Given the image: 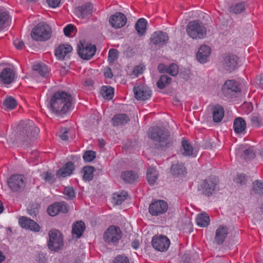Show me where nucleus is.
Returning <instances> with one entry per match:
<instances>
[{"mask_svg": "<svg viewBox=\"0 0 263 263\" xmlns=\"http://www.w3.org/2000/svg\"><path fill=\"white\" fill-rule=\"evenodd\" d=\"M240 91L238 83L234 80H228L222 87V92L226 97H232L234 94Z\"/></svg>", "mask_w": 263, "mask_h": 263, "instance_id": "14", "label": "nucleus"}, {"mask_svg": "<svg viewBox=\"0 0 263 263\" xmlns=\"http://www.w3.org/2000/svg\"><path fill=\"white\" fill-rule=\"evenodd\" d=\"M17 105L15 99L12 97H7L3 102V107L5 109H13Z\"/></svg>", "mask_w": 263, "mask_h": 263, "instance_id": "40", "label": "nucleus"}, {"mask_svg": "<svg viewBox=\"0 0 263 263\" xmlns=\"http://www.w3.org/2000/svg\"><path fill=\"white\" fill-rule=\"evenodd\" d=\"M159 174L155 168L149 167L146 172V178L148 183L153 185L158 179Z\"/></svg>", "mask_w": 263, "mask_h": 263, "instance_id": "29", "label": "nucleus"}, {"mask_svg": "<svg viewBox=\"0 0 263 263\" xmlns=\"http://www.w3.org/2000/svg\"><path fill=\"white\" fill-rule=\"evenodd\" d=\"M130 120L129 117L125 114H119L114 116L112 119V124L115 126L123 125Z\"/></svg>", "mask_w": 263, "mask_h": 263, "instance_id": "27", "label": "nucleus"}, {"mask_svg": "<svg viewBox=\"0 0 263 263\" xmlns=\"http://www.w3.org/2000/svg\"><path fill=\"white\" fill-rule=\"evenodd\" d=\"M168 39L169 37L166 33L158 31L154 32L151 35L150 41L155 45L162 46L167 43Z\"/></svg>", "mask_w": 263, "mask_h": 263, "instance_id": "15", "label": "nucleus"}, {"mask_svg": "<svg viewBox=\"0 0 263 263\" xmlns=\"http://www.w3.org/2000/svg\"><path fill=\"white\" fill-rule=\"evenodd\" d=\"M233 128L236 133H242L246 128V123L245 120L241 117L236 118L234 121Z\"/></svg>", "mask_w": 263, "mask_h": 263, "instance_id": "28", "label": "nucleus"}, {"mask_svg": "<svg viewBox=\"0 0 263 263\" xmlns=\"http://www.w3.org/2000/svg\"><path fill=\"white\" fill-rule=\"evenodd\" d=\"M105 242L116 245L122 237L120 229L117 226H110L104 232L103 235Z\"/></svg>", "mask_w": 263, "mask_h": 263, "instance_id": "7", "label": "nucleus"}, {"mask_svg": "<svg viewBox=\"0 0 263 263\" xmlns=\"http://www.w3.org/2000/svg\"><path fill=\"white\" fill-rule=\"evenodd\" d=\"M108 22L112 28L120 29L125 25L127 18L123 13L118 12L110 15Z\"/></svg>", "mask_w": 263, "mask_h": 263, "instance_id": "12", "label": "nucleus"}, {"mask_svg": "<svg viewBox=\"0 0 263 263\" xmlns=\"http://www.w3.org/2000/svg\"><path fill=\"white\" fill-rule=\"evenodd\" d=\"M83 178L86 181H90L93 179L95 168L93 166H88L84 167Z\"/></svg>", "mask_w": 263, "mask_h": 263, "instance_id": "41", "label": "nucleus"}, {"mask_svg": "<svg viewBox=\"0 0 263 263\" xmlns=\"http://www.w3.org/2000/svg\"><path fill=\"white\" fill-rule=\"evenodd\" d=\"M153 248L160 252L166 251L170 245L168 238L164 235H155L152 240Z\"/></svg>", "mask_w": 263, "mask_h": 263, "instance_id": "10", "label": "nucleus"}, {"mask_svg": "<svg viewBox=\"0 0 263 263\" xmlns=\"http://www.w3.org/2000/svg\"><path fill=\"white\" fill-rule=\"evenodd\" d=\"M113 88L110 86H104L102 87L101 93L102 97L106 99H110L114 95Z\"/></svg>", "mask_w": 263, "mask_h": 263, "instance_id": "43", "label": "nucleus"}, {"mask_svg": "<svg viewBox=\"0 0 263 263\" xmlns=\"http://www.w3.org/2000/svg\"><path fill=\"white\" fill-rule=\"evenodd\" d=\"M171 170L172 174L176 176L184 175L186 173L185 168L182 163L173 164Z\"/></svg>", "mask_w": 263, "mask_h": 263, "instance_id": "34", "label": "nucleus"}, {"mask_svg": "<svg viewBox=\"0 0 263 263\" xmlns=\"http://www.w3.org/2000/svg\"><path fill=\"white\" fill-rule=\"evenodd\" d=\"M39 133V129L34 126L32 121H21L16 130L8 136L7 141L10 145H13L15 142H28L35 137Z\"/></svg>", "mask_w": 263, "mask_h": 263, "instance_id": "1", "label": "nucleus"}, {"mask_svg": "<svg viewBox=\"0 0 263 263\" xmlns=\"http://www.w3.org/2000/svg\"><path fill=\"white\" fill-rule=\"evenodd\" d=\"M7 183L13 192L21 191L24 189L26 184L24 176L19 174L11 175L8 179Z\"/></svg>", "mask_w": 263, "mask_h": 263, "instance_id": "8", "label": "nucleus"}, {"mask_svg": "<svg viewBox=\"0 0 263 263\" xmlns=\"http://www.w3.org/2000/svg\"><path fill=\"white\" fill-rule=\"evenodd\" d=\"M135 97L138 100L145 101L148 99L152 96L150 89L145 86L134 87Z\"/></svg>", "mask_w": 263, "mask_h": 263, "instance_id": "18", "label": "nucleus"}, {"mask_svg": "<svg viewBox=\"0 0 263 263\" xmlns=\"http://www.w3.org/2000/svg\"><path fill=\"white\" fill-rule=\"evenodd\" d=\"M119 52L116 49H111L108 52V60L109 63H114L118 58Z\"/></svg>", "mask_w": 263, "mask_h": 263, "instance_id": "49", "label": "nucleus"}, {"mask_svg": "<svg viewBox=\"0 0 263 263\" xmlns=\"http://www.w3.org/2000/svg\"><path fill=\"white\" fill-rule=\"evenodd\" d=\"M138 175L133 171H126L121 174V179L126 183H133L138 179Z\"/></svg>", "mask_w": 263, "mask_h": 263, "instance_id": "26", "label": "nucleus"}, {"mask_svg": "<svg viewBox=\"0 0 263 263\" xmlns=\"http://www.w3.org/2000/svg\"><path fill=\"white\" fill-rule=\"evenodd\" d=\"M74 170V164L72 162L69 161L66 163L63 168L58 171L57 175L59 177H65L70 175Z\"/></svg>", "mask_w": 263, "mask_h": 263, "instance_id": "25", "label": "nucleus"}, {"mask_svg": "<svg viewBox=\"0 0 263 263\" xmlns=\"http://www.w3.org/2000/svg\"><path fill=\"white\" fill-rule=\"evenodd\" d=\"M172 78L166 75H162L157 83V86L162 89L167 87L171 82Z\"/></svg>", "mask_w": 263, "mask_h": 263, "instance_id": "39", "label": "nucleus"}, {"mask_svg": "<svg viewBox=\"0 0 263 263\" xmlns=\"http://www.w3.org/2000/svg\"><path fill=\"white\" fill-rule=\"evenodd\" d=\"M48 247L52 251H58L64 246L62 234L58 230L53 229L48 233Z\"/></svg>", "mask_w": 263, "mask_h": 263, "instance_id": "6", "label": "nucleus"}, {"mask_svg": "<svg viewBox=\"0 0 263 263\" xmlns=\"http://www.w3.org/2000/svg\"><path fill=\"white\" fill-rule=\"evenodd\" d=\"M238 58L235 55H228L224 58L223 65L224 68L229 71L234 70L237 66Z\"/></svg>", "mask_w": 263, "mask_h": 263, "instance_id": "21", "label": "nucleus"}, {"mask_svg": "<svg viewBox=\"0 0 263 263\" xmlns=\"http://www.w3.org/2000/svg\"><path fill=\"white\" fill-rule=\"evenodd\" d=\"M92 4L90 2H87L81 6L76 8V14L79 17L87 18L92 15Z\"/></svg>", "mask_w": 263, "mask_h": 263, "instance_id": "16", "label": "nucleus"}, {"mask_svg": "<svg viewBox=\"0 0 263 263\" xmlns=\"http://www.w3.org/2000/svg\"><path fill=\"white\" fill-rule=\"evenodd\" d=\"M196 221L199 226L206 227L210 223V218L205 213H202L197 216Z\"/></svg>", "mask_w": 263, "mask_h": 263, "instance_id": "36", "label": "nucleus"}, {"mask_svg": "<svg viewBox=\"0 0 263 263\" xmlns=\"http://www.w3.org/2000/svg\"><path fill=\"white\" fill-rule=\"evenodd\" d=\"M72 50V48L68 45H60L55 50V55L60 60H64L65 57Z\"/></svg>", "mask_w": 263, "mask_h": 263, "instance_id": "24", "label": "nucleus"}, {"mask_svg": "<svg viewBox=\"0 0 263 263\" xmlns=\"http://www.w3.org/2000/svg\"><path fill=\"white\" fill-rule=\"evenodd\" d=\"M168 209L167 203L162 200L155 201L149 205V212L152 216H158L165 213Z\"/></svg>", "mask_w": 263, "mask_h": 263, "instance_id": "11", "label": "nucleus"}, {"mask_svg": "<svg viewBox=\"0 0 263 263\" xmlns=\"http://www.w3.org/2000/svg\"><path fill=\"white\" fill-rule=\"evenodd\" d=\"M69 132V129L66 128H62L61 129V134L59 135V137L63 140H67L68 139V136L67 135Z\"/></svg>", "mask_w": 263, "mask_h": 263, "instance_id": "57", "label": "nucleus"}, {"mask_svg": "<svg viewBox=\"0 0 263 263\" xmlns=\"http://www.w3.org/2000/svg\"><path fill=\"white\" fill-rule=\"evenodd\" d=\"M251 194L261 195L263 194V182L256 180L253 183Z\"/></svg>", "mask_w": 263, "mask_h": 263, "instance_id": "42", "label": "nucleus"}, {"mask_svg": "<svg viewBox=\"0 0 263 263\" xmlns=\"http://www.w3.org/2000/svg\"><path fill=\"white\" fill-rule=\"evenodd\" d=\"M218 179L216 177L204 180L200 185V190L203 195L210 196L212 195L216 188Z\"/></svg>", "mask_w": 263, "mask_h": 263, "instance_id": "13", "label": "nucleus"}, {"mask_svg": "<svg viewBox=\"0 0 263 263\" xmlns=\"http://www.w3.org/2000/svg\"><path fill=\"white\" fill-rule=\"evenodd\" d=\"M168 131L164 128L155 126L149 129L148 137L153 141L155 146L164 149L172 145V141L169 139Z\"/></svg>", "mask_w": 263, "mask_h": 263, "instance_id": "3", "label": "nucleus"}, {"mask_svg": "<svg viewBox=\"0 0 263 263\" xmlns=\"http://www.w3.org/2000/svg\"><path fill=\"white\" fill-rule=\"evenodd\" d=\"M114 263H129L128 258L122 255H119L115 258Z\"/></svg>", "mask_w": 263, "mask_h": 263, "instance_id": "52", "label": "nucleus"}, {"mask_svg": "<svg viewBox=\"0 0 263 263\" xmlns=\"http://www.w3.org/2000/svg\"><path fill=\"white\" fill-rule=\"evenodd\" d=\"M211 54V49L206 45H203L200 46L196 54L198 61L200 63H204Z\"/></svg>", "mask_w": 263, "mask_h": 263, "instance_id": "23", "label": "nucleus"}, {"mask_svg": "<svg viewBox=\"0 0 263 263\" xmlns=\"http://www.w3.org/2000/svg\"><path fill=\"white\" fill-rule=\"evenodd\" d=\"M242 152V153L240 155V157L245 160H251L255 158V153L253 150L252 147H249L248 149L243 150L242 148L239 147L238 150L237 154Z\"/></svg>", "mask_w": 263, "mask_h": 263, "instance_id": "31", "label": "nucleus"}, {"mask_svg": "<svg viewBox=\"0 0 263 263\" xmlns=\"http://www.w3.org/2000/svg\"><path fill=\"white\" fill-rule=\"evenodd\" d=\"M18 222L20 226L23 228L35 232H39L40 230V227L38 224L27 217H21L20 218Z\"/></svg>", "mask_w": 263, "mask_h": 263, "instance_id": "19", "label": "nucleus"}, {"mask_svg": "<svg viewBox=\"0 0 263 263\" xmlns=\"http://www.w3.org/2000/svg\"><path fill=\"white\" fill-rule=\"evenodd\" d=\"M126 192H122L120 194H114L112 196L113 202L115 205L121 204L126 199Z\"/></svg>", "mask_w": 263, "mask_h": 263, "instance_id": "44", "label": "nucleus"}, {"mask_svg": "<svg viewBox=\"0 0 263 263\" xmlns=\"http://www.w3.org/2000/svg\"><path fill=\"white\" fill-rule=\"evenodd\" d=\"M183 152L182 155L184 156H190L193 155L194 148L189 141L183 140L181 142Z\"/></svg>", "mask_w": 263, "mask_h": 263, "instance_id": "38", "label": "nucleus"}, {"mask_svg": "<svg viewBox=\"0 0 263 263\" xmlns=\"http://www.w3.org/2000/svg\"><path fill=\"white\" fill-rule=\"evenodd\" d=\"M33 69L43 77L47 78L49 76L48 67L45 64L39 63L34 65L33 66Z\"/></svg>", "mask_w": 263, "mask_h": 263, "instance_id": "37", "label": "nucleus"}, {"mask_svg": "<svg viewBox=\"0 0 263 263\" xmlns=\"http://www.w3.org/2000/svg\"><path fill=\"white\" fill-rule=\"evenodd\" d=\"M15 77V73L10 68L4 69L0 73V80L4 84H9L11 83Z\"/></svg>", "mask_w": 263, "mask_h": 263, "instance_id": "22", "label": "nucleus"}, {"mask_svg": "<svg viewBox=\"0 0 263 263\" xmlns=\"http://www.w3.org/2000/svg\"><path fill=\"white\" fill-rule=\"evenodd\" d=\"M251 121L254 126H260L262 124V121L258 115L252 116L251 118Z\"/></svg>", "mask_w": 263, "mask_h": 263, "instance_id": "53", "label": "nucleus"}, {"mask_svg": "<svg viewBox=\"0 0 263 263\" xmlns=\"http://www.w3.org/2000/svg\"><path fill=\"white\" fill-rule=\"evenodd\" d=\"M42 179L47 183H52L55 181L54 175L50 172H44L41 174Z\"/></svg>", "mask_w": 263, "mask_h": 263, "instance_id": "48", "label": "nucleus"}, {"mask_svg": "<svg viewBox=\"0 0 263 263\" xmlns=\"http://www.w3.org/2000/svg\"><path fill=\"white\" fill-rule=\"evenodd\" d=\"M13 44L17 49H22L24 46V42L18 39L14 41Z\"/></svg>", "mask_w": 263, "mask_h": 263, "instance_id": "61", "label": "nucleus"}, {"mask_svg": "<svg viewBox=\"0 0 263 263\" xmlns=\"http://www.w3.org/2000/svg\"><path fill=\"white\" fill-rule=\"evenodd\" d=\"M229 229L226 226L220 225L216 230L215 241L218 245H222L228 234Z\"/></svg>", "mask_w": 263, "mask_h": 263, "instance_id": "20", "label": "nucleus"}, {"mask_svg": "<svg viewBox=\"0 0 263 263\" xmlns=\"http://www.w3.org/2000/svg\"><path fill=\"white\" fill-rule=\"evenodd\" d=\"M85 84L87 86H92L93 84V81L92 80L88 79L85 81Z\"/></svg>", "mask_w": 263, "mask_h": 263, "instance_id": "64", "label": "nucleus"}, {"mask_svg": "<svg viewBox=\"0 0 263 263\" xmlns=\"http://www.w3.org/2000/svg\"><path fill=\"white\" fill-rule=\"evenodd\" d=\"M186 31L187 35L194 40L202 39L205 37L207 33L206 27L199 20L189 22Z\"/></svg>", "mask_w": 263, "mask_h": 263, "instance_id": "4", "label": "nucleus"}, {"mask_svg": "<svg viewBox=\"0 0 263 263\" xmlns=\"http://www.w3.org/2000/svg\"><path fill=\"white\" fill-rule=\"evenodd\" d=\"M166 69L167 67L163 64H160L158 66V70L160 73L166 72Z\"/></svg>", "mask_w": 263, "mask_h": 263, "instance_id": "62", "label": "nucleus"}, {"mask_svg": "<svg viewBox=\"0 0 263 263\" xmlns=\"http://www.w3.org/2000/svg\"><path fill=\"white\" fill-rule=\"evenodd\" d=\"M49 6L52 8L58 7L60 4V0H46Z\"/></svg>", "mask_w": 263, "mask_h": 263, "instance_id": "60", "label": "nucleus"}, {"mask_svg": "<svg viewBox=\"0 0 263 263\" xmlns=\"http://www.w3.org/2000/svg\"><path fill=\"white\" fill-rule=\"evenodd\" d=\"M47 211L51 216H54L60 213H66L68 212L67 204L64 202L53 203L48 207Z\"/></svg>", "mask_w": 263, "mask_h": 263, "instance_id": "17", "label": "nucleus"}, {"mask_svg": "<svg viewBox=\"0 0 263 263\" xmlns=\"http://www.w3.org/2000/svg\"><path fill=\"white\" fill-rule=\"evenodd\" d=\"M213 119L215 122H219L224 116L223 108L219 106H214L213 108Z\"/></svg>", "mask_w": 263, "mask_h": 263, "instance_id": "30", "label": "nucleus"}, {"mask_svg": "<svg viewBox=\"0 0 263 263\" xmlns=\"http://www.w3.org/2000/svg\"><path fill=\"white\" fill-rule=\"evenodd\" d=\"M65 198L67 200H72L75 197V192L72 186L65 187L63 192Z\"/></svg>", "mask_w": 263, "mask_h": 263, "instance_id": "46", "label": "nucleus"}, {"mask_svg": "<svg viewBox=\"0 0 263 263\" xmlns=\"http://www.w3.org/2000/svg\"><path fill=\"white\" fill-rule=\"evenodd\" d=\"M51 35V29L50 26L44 23H40L32 30L31 36L36 41H45Z\"/></svg>", "mask_w": 263, "mask_h": 263, "instance_id": "5", "label": "nucleus"}, {"mask_svg": "<svg viewBox=\"0 0 263 263\" xmlns=\"http://www.w3.org/2000/svg\"><path fill=\"white\" fill-rule=\"evenodd\" d=\"M143 70L144 67L143 66L137 65L133 69L132 74L134 75L135 77H138L139 74L143 73Z\"/></svg>", "mask_w": 263, "mask_h": 263, "instance_id": "54", "label": "nucleus"}, {"mask_svg": "<svg viewBox=\"0 0 263 263\" xmlns=\"http://www.w3.org/2000/svg\"><path fill=\"white\" fill-rule=\"evenodd\" d=\"M78 53L79 55L82 59L89 60L95 54L96 48V46H92L89 44H83L80 42L78 45Z\"/></svg>", "mask_w": 263, "mask_h": 263, "instance_id": "9", "label": "nucleus"}, {"mask_svg": "<svg viewBox=\"0 0 263 263\" xmlns=\"http://www.w3.org/2000/svg\"><path fill=\"white\" fill-rule=\"evenodd\" d=\"M72 98L70 94L64 91L55 93L50 102V108L57 114H64L70 108Z\"/></svg>", "mask_w": 263, "mask_h": 263, "instance_id": "2", "label": "nucleus"}, {"mask_svg": "<svg viewBox=\"0 0 263 263\" xmlns=\"http://www.w3.org/2000/svg\"><path fill=\"white\" fill-rule=\"evenodd\" d=\"M246 181L247 179L246 176L242 174L238 175L237 177L235 178L236 182L240 185L245 184L246 182Z\"/></svg>", "mask_w": 263, "mask_h": 263, "instance_id": "55", "label": "nucleus"}, {"mask_svg": "<svg viewBox=\"0 0 263 263\" xmlns=\"http://www.w3.org/2000/svg\"><path fill=\"white\" fill-rule=\"evenodd\" d=\"M85 229V223L82 221H78L73 224L72 233L73 235H76L77 238H80Z\"/></svg>", "mask_w": 263, "mask_h": 263, "instance_id": "33", "label": "nucleus"}, {"mask_svg": "<svg viewBox=\"0 0 263 263\" xmlns=\"http://www.w3.org/2000/svg\"><path fill=\"white\" fill-rule=\"evenodd\" d=\"M96 157V153L92 151H86L83 156L84 160L87 162L92 161Z\"/></svg>", "mask_w": 263, "mask_h": 263, "instance_id": "50", "label": "nucleus"}, {"mask_svg": "<svg viewBox=\"0 0 263 263\" xmlns=\"http://www.w3.org/2000/svg\"><path fill=\"white\" fill-rule=\"evenodd\" d=\"M180 76L181 78L187 81L190 78L191 72L189 69H185L184 70L180 72Z\"/></svg>", "mask_w": 263, "mask_h": 263, "instance_id": "59", "label": "nucleus"}, {"mask_svg": "<svg viewBox=\"0 0 263 263\" xmlns=\"http://www.w3.org/2000/svg\"><path fill=\"white\" fill-rule=\"evenodd\" d=\"M104 76L106 78H110L112 77V74L110 69L108 68L104 72Z\"/></svg>", "mask_w": 263, "mask_h": 263, "instance_id": "63", "label": "nucleus"}, {"mask_svg": "<svg viewBox=\"0 0 263 263\" xmlns=\"http://www.w3.org/2000/svg\"><path fill=\"white\" fill-rule=\"evenodd\" d=\"M246 4L245 2H239L229 7V10L230 12L237 14L241 13L246 9Z\"/></svg>", "mask_w": 263, "mask_h": 263, "instance_id": "35", "label": "nucleus"}, {"mask_svg": "<svg viewBox=\"0 0 263 263\" xmlns=\"http://www.w3.org/2000/svg\"><path fill=\"white\" fill-rule=\"evenodd\" d=\"M74 27L73 25L71 24L68 25L66 27L64 28V34L66 36H69L71 33L73 32Z\"/></svg>", "mask_w": 263, "mask_h": 263, "instance_id": "58", "label": "nucleus"}, {"mask_svg": "<svg viewBox=\"0 0 263 263\" xmlns=\"http://www.w3.org/2000/svg\"><path fill=\"white\" fill-rule=\"evenodd\" d=\"M146 21L143 18H139L135 24V29L139 36L144 35L146 30Z\"/></svg>", "mask_w": 263, "mask_h": 263, "instance_id": "32", "label": "nucleus"}, {"mask_svg": "<svg viewBox=\"0 0 263 263\" xmlns=\"http://www.w3.org/2000/svg\"><path fill=\"white\" fill-rule=\"evenodd\" d=\"M35 259L38 263H47V258L45 254L40 252L35 257Z\"/></svg>", "mask_w": 263, "mask_h": 263, "instance_id": "51", "label": "nucleus"}, {"mask_svg": "<svg viewBox=\"0 0 263 263\" xmlns=\"http://www.w3.org/2000/svg\"><path fill=\"white\" fill-rule=\"evenodd\" d=\"M28 213L31 216H35L38 213V205H33L28 209Z\"/></svg>", "mask_w": 263, "mask_h": 263, "instance_id": "56", "label": "nucleus"}, {"mask_svg": "<svg viewBox=\"0 0 263 263\" xmlns=\"http://www.w3.org/2000/svg\"><path fill=\"white\" fill-rule=\"evenodd\" d=\"M9 18L8 13L3 10L0 9V31L4 29L6 23Z\"/></svg>", "mask_w": 263, "mask_h": 263, "instance_id": "45", "label": "nucleus"}, {"mask_svg": "<svg viewBox=\"0 0 263 263\" xmlns=\"http://www.w3.org/2000/svg\"><path fill=\"white\" fill-rule=\"evenodd\" d=\"M178 72L179 67L177 64L175 63H172L169 65V66L167 67L166 73L170 74L172 76H176Z\"/></svg>", "mask_w": 263, "mask_h": 263, "instance_id": "47", "label": "nucleus"}]
</instances>
